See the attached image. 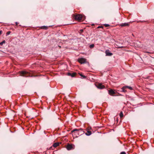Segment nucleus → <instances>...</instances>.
<instances>
[{
    "instance_id": "obj_21",
    "label": "nucleus",
    "mask_w": 154,
    "mask_h": 154,
    "mask_svg": "<svg viewBox=\"0 0 154 154\" xmlns=\"http://www.w3.org/2000/svg\"><path fill=\"white\" fill-rule=\"evenodd\" d=\"M104 25L106 27H107L109 26V25L108 24H105Z\"/></svg>"
},
{
    "instance_id": "obj_30",
    "label": "nucleus",
    "mask_w": 154,
    "mask_h": 154,
    "mask_svg": "<svg viewBox=\"0 0 154 154\" xmlns=\"http://www.w3.org/2000/svg\"><path fill=\"white\" fill-rule=\"evenodd\" d=\"M83 31V30H81V31Z\"/></svg>"
},
{
    "instance_id": "obj_12",
    "label": "nucleus",
    "mask_w": 154,
    "mask_h": 154,
    "mask_svg": "<svg viewBox=\"0 0 154 154\" xmlns=\"http://www.w3.org/2000/svg\"><path fill=\"white\" fill-rule=\"evenodd\" d=\"M60 143H55L53 145V146L54 147H56L59 145Z\"/></svg>"
},
{
    "instance_id": "obj_5",
    "label": "nucleus",
    "mask_w": 154,
    "mask_h": 154,
    "mask_svg": "<svg viewBox=\"0 0 154 154\" xmlns=\"http://www.w3.org/2000/svg\"><path fill=\"white\" fill-rule=\"evenodd\" d=\"M74 146L71 144H68L66 146V148L68 150H70L74 149Z\"/></svg>"
},
{
    "instance_id": "obj_9",
    "label": "nucleus",
    "mask_w": 154,
    "mask_h": 154,
    "mask_svg": "<svg viewBox=\"0 0 154 154\" xmlns=\"http://www.w3.org/2000/svg\"><path fill=\"white\" fill-rule=\"evenodd\" d=\"M87 132L85 133V134L87 136H90L91 134V132L90 131V129H86Z\"/></svg>"
},
{
    "instance_id": "obj_7",
    "label": "nucleus",
    "mask_w": 154,
    "mask_h": 154,
    "mask_svg": "<svg viewBox=\"0 0 154 154\" xmlns=\"http://www.w3.org/2000/svg\"><path fill=\"white\" fill-rule=\"evenodd\" d=\"M97 87L98 88L100 89H103V88H105V86L102 85V84L101 83L98 84L97 85Z\"/></svg>"
},
{
    "instance_id": "obj_22",
    "label": "nucleus",
    "mask_w": 154,
    "mask_h": 154,
    "mask_svg": "<svg viewBox=\"0 0 154 154\" xmlns=\"http://www.w3.org/2000/svg\"><path fill=\"white\" fill-rule=\"evenodd\" d=\"M120 154H126V153L125 152H121Z\"/></svg>"
},
{
    "instance_id": "obj_28",
    "label": "nucleus",
    "mask_w": 154,
    "mask_h": 154,
    "mask_svg": "<svg viewBox=\"0 0 154 154\" xmlns=\"http://www.w3.org/2000/svg\"><path fill=\"white\" fill-rule=\"evenodd\" d=\"M59 47H60V48H61V47L60 46H59Z\"/></svg>"
},
{
    "instance_id": "obj_11",
    "label": "nucleus",
    "mask_w": 154,
    "mask_h": 154,
    "mask_svg": "<svg viewBox=\"0 0 154 154\" xmlns=\"http://www.w3.org/2000/svg\"><path fill=\"white\" fill-rule=\"evenodd\" d=\"M129 23H122L120 24V26L122 27L126 26H129Z\"/></svg>"
},
{
    "instance_id": "obj_17",
    "label": "nucleus",
    "mask_w": 154,
    "mask_h": 154,
    "mask_svg": "<svg viewBox=\"0 0 154 154\" xmlns=\"http://www.w3.org/2000/svg\"><path fill=\"white\" fill-rule=\"evenodd\" d=\"M5 43V40H3L2 42H0V45H3V44L4 43Z\"/></svg>"
},
{
    "instance_id": "obj_26",
    "label": "nucleus",
    "mask_w": 154,
    "mask_h": 154,
    "mask_svg": "<svg viewBox=\"0 0 154 154\" xmlns=\"http://www.w3.org/2000/svg\"><path fill=\"white\" fill-rule=\"evenodd\" d=\"M16 23V26H17V25L18 24V23L17 22H16V23Z\"/></svg>"
},
{
    "instance_id": "obj_15",
    "label": "nucleus",
    "mask_w": 154,
    "mask_h": 154,
    "mask_svg": "<svg viewBox=\"0 0 154 154\" xmlns=\"http://www.w3.org/2000/svg\"><path fill=\"white\" fill-rule=\"evenodd\" d=\"M120 118H122L123 116V114L122 112H121L119 114Z\"/></svg>"
},
{
    "instance_id": "obj_24",
    "label": "nucleus",
    "mask_w": 154,
    "mask_h": 154,
    "mask_svg": "<svg viewBox=\"0 0 154 154\" xmlns=\"http://www.w3.org/2000/svg\"><path fill=\"white\" fill-rule=\"evenodd\" d=\"M3 32L2 31L0 30V35H1Z\"/></svg>"
},
{
    "instance_id": "obj_29",
    "label": "nucleus",
    "mask_w": 154,
    "mask_h": 154,
    "mask_svg": "<svg viewBox=\"0 0 154 154\" xmlns=\"http://www.w3.org/2000/svg\"><path fill=\"white\" fill-rule=\"evenodd\" d=\"M83 31V30H81V31Z\"/></svg>"
},
{
    "instance_id": "obj_13",
    "label": "nucleus",
    "mask_w": 154,
    "mask_h": 154,
    "mask_svg": "<svg viewBox=\"0 0 154 154\" xmlns=\"http://www.w3.org/2000/svg\"><path fill=\"white\" fill-rule=\"evenodd\" d=\"M123 88H128L130 90H132V88L131 87L128 86H125L123 87Z\"/></svg>"
},
{
    "instance_id": "obj_31",
    "label": "nucleus",
    "mask_w": 154,
    "mask_h": 154,
    "mask_svg": "<svg viewBox=\"0 0 154 154\" xmlns=\"http://www.w3.org/2000/svg\"><path fill=\"white\" fill-rule=\"evenodd\" d=\"M147 53H149V52H147Z\"/></svg>"
},
{
    "instance_id": "obj_1",
    "label": "nucleus",
    "mask_w": 154,
    "mask_h": 154,
    "mask_svg": "<svg viewBox=\"0 0 154 154\" xmlns=\"http://www.w3.org/2000/svg\"><path fill=\"white\" fill-rule=\"evenodd\" d=\"M83 129L80 128V129H75L71 131V133L72 134L75 136L76 137H78L77 135H79V131H81L82 132L81 133V134H83L84 133V131H82Z\"/></svg>"
},
{
    "instance_id": "obj_10",
    "label": "nucleus",
    "mask_w": 154,
    "mask_h": 154,
    "mask_svg": "<svg viewBox=\"0 0 154 154\" xmlns=\"http://www.w3.org/2000/svg\"><path fill=\"white\" fill-rule=\"evenodd\" d=\"M109 94L111 95H113L114 94H115V92L112 89H110L108 90Z\"/></svg>"
},
{
    "instance_id": "obj_4",
    "label": "nucleus",
    "mask_w": 154,
    "mask_h": 154,
    "mask_svg": "<svg viewBox=\"0 0 154 154\" xmlns=\"http://www.w3.org/2000/svg\"><path fill=\"white\" fill-rule=\"evenodd\" d=\"M86 60L84 58H79L78 59V61L81 64H83L86 63Z\"/></svg>"
},
{
    "instance_id": "obj_2",
    "label": "nucleus",
    "mask_w": 154,
    "mask_h": 154,
    "mask_svg": "<svg viewBox=\"0 0 154 154\" xmlns=\"http://www.w3.org/2000/svg\"><path fill=\"white\" fill-rule=\"evenodd\" d=\"M20 76L25 77H28L29 76L32 77L33 76L31 75L29 73L24 71H20Z\"/></svg>"
},
{
    "instance_id": "obj_23",
    "label": "nucleus",
    "mask_w": 154,
    "mask_h": 154,
    "mask_svg": "<svg viewBox=\"0 0 154 154\" xmlns=\"http://www.w3.org/2000/svg\"><path fill=\"white\" fill-rule=\"evenodd\" d=\"M97 28H103V26H99L97 27Z\"/></svg>"
},
{
    "instance_id": "obj_16",
    "label": "nucleus",
    "mask_w": 154,
    "mask_h": 154,
    "mask_svg": "<svg viewBox=\"0 0 154 154\" xmlns=\"http://www.w3.org/2000/svg\"><path fill=\"white\" fill-rule=\"evenodd\" d=\"M79 75L81 77H83L85 79V78H86V76L84 75L81 74H79Z\"/></svg>"
},
{
    "instance_id": "obj_8",
    "label": "nucleus",
    "mask_w": 154,
    "mask_h": 154,
    "mask_svg": "<svg viewBox=\"0 0 154 154\" xmlns=\"http://www.w3.org/2000/svg\"><path fill=\"white\" fill-rule=\"evenodd\" d=\"M76 75V73L75 72H73L72 73L68 72L67 73V75H68L71 76L72 77H74Z\"/></svg>"
},
{
    "instance_id": "obj_3",
    "label": "nucleus",
    "mask_w": 154,
    "mask_h": 154,
    "mask_svg": "<svg viewBox=\"0 0 154 154\" xmlns=\"http://www.w3.org/2000/svg\"><path fill=\"white\" fill-rule=\"evenodd\" d=\"M74 17L75 19L78 20H81L82 19L83 16L80 14H78L76 15H74Z\"/></svg>"
},
{
    "instance_id": "obj_25",
    "label": "nucleus",
    "mask_w": 154,
    "mask_h": 154,
    "mask_svg": "<svg viewBox=\"0 0 154 154\" xmlns=\"http://www.w3.org/2000/svg\"><path fill=\"white\" fill-rule=\"evenodd\" d=\"M52 146H51V147L50 148V150H51V149H52Z\"/></svg>"
},
{
    "instance_id": "obj_20",
    "label": "nucleus",
    "mask_w": 154,
    "mask_h": 154,
    "mask_svg": "<svg viewBox=\"0 0 154 154\" xmlns=\"http://www.w3.org/2000/svg\"><path fill=\"white\" fill-rule=\"evenodd\" d=\"M11 32L10 31H8L6 33V35H9L11 33Z\"/></svg>"
},
{
    "instance_id": "obj_6",
    "label": "nucleus",
    "mask_w": 154,
    "mask_h": 154,
    "mask_svg": "<svg viewBox=\"0 0 154 154\" xmlns=\"http://www.w3.org/2000/svg\"><path fill=\"white\" fill-rule=\"evenodd\" d=\"M105 53L106 56H111L113 55V54L110 52L109 50H106L105 51Z\"/></svg>"
},
{
    "instance_id": "obj_19",
    "label": "nucleus",
    "mask_w": 154,
    "mask_h": 154,
    "mask_svg": "<svg viewBox=\"0 0 154 154\" xmlns=\"http://www.w3.org/2000/svg\"><path fill=\"white\" fill-rule=\"evenodd\" d=\"M94 46V44H92L90 45V47L91 48H93Z\"/></svg>"
},
{
    "instance_id": "obj_27",
    "label": "nucleus",
    "mask_w": 154,
    "mask_h": 154,
    "mask_svg": "<svg viewBox=\"0 0 154 154\" xmlns=\"http://www.w3.org/2000/svg\"><path fill=\"white\" fill-rule=\"evenodd\" d=\"M87 129H90V130L91 129V127H88Z\"/></svg>"
},
{
    "instance_id": "obj_18",
    "label": "nucleus",
    "mask_w": 154,
    "mask_h": 154,
    "mask_svg": "<svg viewBox=\"0 0 154 154\" xmlns=\"http://www.w3.org/2000/svg\"><path fill=\"white\" fill-rule=\"evenodd\" d=\"M42 28L43 29H48V27L47 26H42Z\"/></svg>"
},
{
    "instance_id": "obj_14",
    "label": "nucleus",
    "mask_w": 154,
    "mask_h": 154,
    "mask_svg": "<svg viewBox=\"0 0 154 154\" xmlns=\"http://www.w3.org/2000/svg\"><path fill=\"white\" fill-rule=\"evenodd\" d=\"M126 88H123V87L122 88H121V89H122V91L124 92H125L127 91L125 89H126Z\"/></svg>"
}]
</instances>
